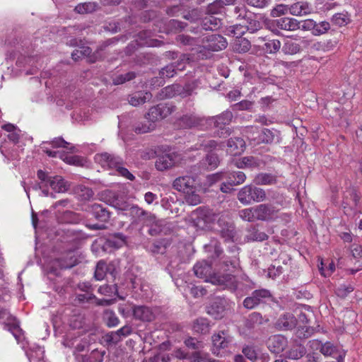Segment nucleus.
<instances>
[{"instance_id": "f257e3e1", "label": "nucleus", "mask_w": 362, "mask_h": 362, "mask_svg": "<svg viewBox=\"0 0 362 362\" xmlns=\"http://www.w3.org/2000/svg\"><path fill=\"white\" fill-rule=\"evenodd\" d=\"M95 161L102 167L115 170L118 175L133 181L135 177L127 168L124 167V161L122 158L107 152L98 153L95 156Z\"/></svg>"}, {"instance_id": "f03ea898", "label": "nucleus", "mask_w": 362, "mask_h": 362, "mask_svg": "<svg viewBox=\"0 0 362 362\" xmlns=\"http://www.w3.org/2000/svg\"><path fill=\"white\" fill-rule=\"evenodd\" d=\"M233 117L231 111L226 110L221 114L205 119V123L216 129L214 135L226 138L230 135L232 131L228 126Z\"/></svg>"}, {"instance_id": "7ed1b4c3", "label": "nucleus", "mask_w": 362, "mask_h": 362, "mask_svg": "<svg viewBox=\"0 0 362 362\" xmlns=\"http://www.w3.org/2000/svg\"><path fill=\"white\" fill-rule=\"evenodd\" d=\"M211 352L216 356H223L229 351L233 343V337L228 330H220L211 337Z\"/></svg>"}, {"instance_id": "20e7f679", "label": "nucleus", "mask_w": 362, "mask_h": 362, "mask_svg": "<svg viewBox=\"0 0 362 362\" xmlns=\"http://www.w3.org/2000/svg\"><path fill=\"white\" fill-rule=\"evenodd\" d=\"M219 214L206 207H199L192 214L193 226L197 229L206 230L217 221Z\"/></svg>"}, {"instance_id": "39448f33", "label": "nucleus", "mask_w": 362, "mask_h": 362, "mask_svg": "<svg viewBox=\"0 0 362 362\" xmlns=\"http://www.w3.org/2000/svg\"><path fill=\"white\" fill-rule=\"evenodd\" d=\"M265 191L259 187L246 185L238 194V199L240 203L247 205L252 202H261L266 199Z\"/></svg>"}, {"instance_id": "423d86ee", "label": "nucleus", "mask_w": 362, "mask_h": 362, "mask_svg": "<svg viewBox=\"0 0 362 362\" xmlns=\"http://www.w3.org/2000/svg\"><path fill=\"white\" fill-rule=\"evenodd\" d=\"M272 298L273 296L270 291L265 288L257 289L253 291L250 296L244 299L243 305L246 309L252 310L260 304L266 303Z\"/></svg>"}, {"instance_id": "0eeeda50", "label": "nucleus", "mask_w": 362, "mask_h": 362, "mask_svg": "<svg viewBox=\"0 0 362 362\" xmlns=\"http://www.w3.org/2000/svg\"><path fill=\"white\" fill-rule=\"evenodd\" d=\"M38 179L45 185H49L56 192H65L68 190L69 185L61 176H50L46 172L39 170L37 173Z\"/></svg>"}, {"instance_id": "6e6552de", "label": "nucleus", "mask_w": 362, "mask_h": 362, "mask_svg": "<svg viewBox=\"0 0 362 362\" xmlns=\"http://www.w3.org/2000/svg\"><path fill=\"white\" fill-rule=\"evenodd\" d=\"M175 106L168 103H160L151 107L145 115V118L155 124L162 120L175 111Z\"/></svg>"}, {"instance_id": "1a4fd4ad", "label": "nucleus", "mask_w": 362, "mask_h": 362, "mask_svg": "<svg viewBox=\"0 0 362 362\" xmlns=\"http://www.w3.org/2000/svg\"><path fill=\"white\" fill-rule=\"evenodd\" d=\"M227 305V300L225 298L215 297L206 305V312L216 320L221 319L223 317Z\"/></svg>"}, {"instance_id": "9d476101", "label": "nucleus", "mask_w": 362, "mask_h": 362, "mask_svg": "<svg viewBox=\"0 0 362 362\" xmlns=\"http://www.w3.org/2000/svg\"><path fill=\"white\" fill-rule=\"evenodd\" d=\"M129 209V215L132 219V223L144 222L151 223L156 221V216L152 213L147 211L138 205L134 204Z\"/></svg>"}, {"instance_id": "9b49d317", "label": "nucleus", "mask_w": 362, "mask_h": 362, "mask_svg": "<svg viewBox=\"0 0 362 362\" xmlns=\"http://www.w3.org/2000/svg\"><path fill=\"white\" fill-rule=\"evenodd\" d=\"M255 207L256 221H271L274 219L278 210L272 204H260Z\"/></svg>"}, {"instance_id": "f8f14e48", "label": "nucleus", "mask_w": 362, "mask_h": 362, "mask_svg": "<svg viewBox=\"0 0 362 362\" xmlns=\"http://www.w3.org/2000/svg\"><path fill=\"white\" fill-rule=\"evenodd\" d=\"M221 25V20L212 16L208 15L201 19L199 25L197 28L191 29V31L194 33H201L202 30H216Z\"/></svg>"}, {"instance_id": "ddd939ff", "label": "nucleus", "mask_w": 362, "mask_h": 362, "mask_svg": "<svg viewBox=\"0 0 362 362\" xmlns=\"http://www.w3.org/2000/svg\"><path fill=\"white\" fill-rule=\"evenodd\" d=\"M132 315L135 320L151 322L156 318V310L146 305H133Z\"/></svg>"}, {"instance_id": "4468645a", "label": "nucleus", "mask_w": 362, "mask_h": 362, "mask_svg": "<svg viewBox=\"0 0 362 362\" xmlns=\"http://www.w3.org/2000/svg\"><path fill=\"white\" fill-rule=\"evenodd\" d=\"M205 119L194 114L185 115L177 119L175 125L180 129H190L204 125Z\"/></svg>"}, {"instance_id": "2eb2a0df", "label": "nucleus", "mask_w": 362, "mask_h": 362, "mask_svg": "<svg viewBox=\"0 0 362 362\" xmlns=\"http://www.w3.org/2000/svg\"><path fill=\"white\" fill-rule=\"evenodd\" d=\"M194 272L197 277L211 284L212 278L216 275L213 272L211 264L205 260L199 262L194 266Z\"/></svg>"}, {"instance_id": "dca6fc26", "label": "nucleus", "mask_w": 362, "mask_h": 362, "mask_svg": "<svg viewBox=\"0 0 362 362\" xmlns=\"http://www.w3.org/2000/svg\"><path fill=\"white\" fill-rule=\"evenodd\" d=\"M217 223L218 226V231L221 237L223 238L225 241H233L235 235L234 224L226 221L225 218L220 216H218L217 219Z\"/></svg>"}, {"instance_id": "f3484780", "label": "nucleus", "mask_w": 362, "mask_h": 362, "mask_svg": "<svg viewBox=\"0 0 362 362\" xmlns=\"http://www.w3.org/2000/svg\"><path fill=\"white\" fill-rule=\"evenodd\" d=\"M212 284L221 286L232 291H235L238 288V281L235 276L227 274L223 275L216 274L212 278Z\"/></svg>"}, {"instance_id": "a211bd4d", "label": "nucleus", "mask_w": 362, "mask_h": 362, "mask_svg": "<svg viewBox=\"0 0 362 362\" xmlns=\"http://www.w3.org/2000/svg\"><path fill=\"white\" fill-rule=\"evenodd\" d=\"M173 187L183 193L195 189V180L192 176L185 175L177 177L173 182Z\"/></svg>"}, {"instance_id": "6ab92c4d", "label": "nucleus", "mask_w": 362, "mask_h": 362, "mask_svg": "<svg viewBox=\"0 0 362 362\" xmlns=\"http://www.w3.org/2000/svg\"><path fill=\"white\" fill-rule=\"evenodd\" d=\"M86 211L91 214L96 220L102 223L107 222L110 218V212L106 207L99 204L95 203L88 205Z\"/></svg>"}, {"instance_id": "aec40b11", "label": "nucleus", "mask_w": 362, "mask_h": 362, "mask_svg": "<svg viewBox=\"0 0 362 362\" xmlns=\"http://www.w3.org/2000/svg\"><path fill=\"white\" fill-rule=\"evenodd\" d=\"M267 345L270 351L274 354H279L286 347L287 339L281 334L273 335L268 339Z\"/></svg>"}, {"instance_id": "412c9836", "label": "nucleus", "mask_w": 362, "mask_h": 362, "mask_svg": "<svg viewBox=\"0 0 362 362\" xmlns=\"http://www.w3.org/2000/svg\"><path fill=\"white\" fill-rule=\"evenodd\" d=\"M116 272L115 267L113 264H107L105 260H100L95 267L94 277L98 281L103 280L107 274L115 276Z\"/></svg>"}, {"instance_id": "4be33fe9", "label": "nucleus", "mask_w": 362, "mask_h": 362, "mask_svg": "<svg viewBox=\"0 0 362 362\" xmlns=\"http://www.w3.org/2000/svg\"><path fill=\"white\" fill-rule=\"evenodd\" d=\"M176 163V156L174 153H164L157 157L155 162L156 168L164 171L171 168Z\"/></svg>"}, {"instance_id": "5701e85b", "label": "nucleus", "mask_w": 362, "mask_h": 362, "mask_svg": "<svg viewBox=\"0 0 362 362\" xmlns=\"http://www.w3.org/2000/svg\"><path fill=\"white\" fill-rule=\"evenodd\" d=\"M265 163L258 157L245 156L238 160L235 163V165L238 168H263Z\"/></svg>"}, {"instance_id": "b1692460", "label": "nucleus", "mask_w": 362, "mask_h": 362, "mask_svg": "<svg viewBox=\"0 0 362 362\" xmlns=\"http://www.w3.org/2000/svg\"><path fill=\"white\" fill-rule=\"evenodd\" d=\"M228 45L227 40L220 35H211L207 37V45L206 47L213 52H218L226 48Z\"/></svg>"}, {"instance_id": "393cba45", "label": "nucleus", "mask_w": 362, "mask_h": 362, "mask_svg": "<svg viewBox=\"0 0 362 362\" xmlns=\"http://www.w3.org/2000/svg\"><path fill=\"white\" fill-rule=\"evenodd\" d=\"M297 319L291 313L281 315L276 321L275 326L280 330H290L296 327Z\"/></svg>"}, {"instance_id": "a878e982", "label": "nucleus", "mask_w": 362, "mask_h": 362, "mask_svg": "<svg viewBox=\"0 0 362 362\" xmlns=\"http://www.w3.org/2000/svg\"><path fill=\"white\" fill-rule=\"evenodd\" d=\"M312 11V6L307 1H298L289 5V13L293 16L307 15Z\"/></svg>"}, {"instance_id": "bb28decb", "label": "nucleus", "mask_w": 362, "mask_h": 362, "mask_svg": "<svg viewBox=\"0 0 362 362\" xmlns=\"http://www.w3.org/2000/svg\"><path fill=\"white\" fill-rule=\"evenodd\" d=\"M276 23L280 30L294 31L300 28V22L293 18L282 17L278 18Z\"/></svg>"}, {"instance_id": "cd10ccee", "label": "nucleus", "mask_w": 362, "mask_h": 362, "mask_svg": "<svg viewBox=\"0 0 362 362\" xmlns=\"http://www.w3.org/2000/svg\"><path fill=\"white\" fill-rule=\"evenodd\" d=\"M227 146L229 153L236 156L245 151V142L240 137L230 138L228 140Z\"/></svg>"}, {"instance_id": "c85d7f7f", "label": "nucleus", "mask_w": 362, "mask_h": 362, "mask_svg": "<svg viewBox=\"0 0 362 362\" xmlns=\"http://www.w3.org/2000/svg\"><path fill=\"white\" fill-rule=\"evenodd\" d=\"M152 98L150 92L137 91L129 95L128 101L133 106L143 105Z\"/></svg>"}, {"instance_id": "c756f323", "label": "nucleus", "mask_w": 362, "mask_h": 362, "mask_svg": "<svg viewBox=\"0 0 362 362\" xmlns=\"http://www.w3.org/2000/svg\"><path fill=\"white\" fill-rule=\"evenodd\" d=\"M278 176L269 173H260L255 175L254 182L257 185H273L277 183Z\"/></svg>"}, {"instance_id": "7c9ffc66", "label": "nucleus", "mask_w": 362, "mask_h": 362, "mask_svg": "<svg viewBox=\"0 0 362 362\" xmlns=\"http://www.w3.org/2000/svg\"><path fill=\"white\" fill-rule=\"evenodd\" d=\"M307 43L306 40H301L300 42L293 40H287L282 47V51L286 54H296L302 50L303 45Z\"/></svg>"}, {"instance_id": "2f4dec72", "label": "nucleus", "mask_w": 362, "mask_h": 362, "mask_svg": "<svg viewBox=\"0 0 362 362\" xmlns=\"http://www.w3.org/2000/svg\"><path fill=\"white\" fill-rule=\"evenodd\" d=\"M246 232L245 239L247 241L262 242L269 238L264 232L260 231L256 226H251L247 229Z\"/></svg>"}, {"instance_id": "473e14b6", "label": "nucleus", "mask_w": 362, "mask_h": 362, "mask_svg": "<svg viewBox=\"0 0 362 362\" xmlns=\"http://www.w3.org/2000/svg\"><path fill=\"white\" fill-rule=\"evenodd\" d=\"M4 328L12 333L18 342L21 341L23 330L15 317H11L10 322L4 324Z\"/></svg>"}, {"instance_id": "72a5a7b5", "label": "nucleus", "mask_w": 362, "mask_h": 362, "mask_svg": "<svg viewBox=\"0 0 362 362\" xmlns=\"http://www.w3.org/2000/svg\"><path fill=\"white\" fill-rule=\"evenodd\" d=\"M247 31L254 33L261 30L263 27L262 20H258L257 17L253 13H249L245 22H243Z\"/></svg>"}, {"instance_id": "f704fd0d", "label": "nucleus", "mask_w": 362, "mask_h": 362, "mask_svg": "<svg viewBox=\"0 0 362 362\" xmlns=\"http://www.w3.org/2000/svg\"><path fill=\"white\" fill-rule=\"evenodd\" d=\"M221 160L218 154L213 151H209L202 160L201 164L207 169L214 170L220 164Z\"/></svg>"}, {"instance_id": "c9c22d12", "label": "nucleus", "mask_w": 362, "mask_h": 362, "mask_svg": "<svg viewBox=\"0 0 362 362\" xmlns=\"http://www.w3.org/2000/svg\"><path fill=\"white\" fill-rule=\"evenodd\" d=\"M171 241L168 238H162L155 240L151 247L150 250L153 254L163 255L165 253L167 248L170 245Z\"/></svg>"}, {"instance_id": "e433bc0d", "label": "nucleus", "mask_w": 362, "mask_h": 362, "mask_svg": "<svg viewBox=\"0 0 362 362\" xmlns=\"http://www.w3.org/2000/svg\"><path fill=\"white\" fill-rule=\"evenodd\" d=\"M275 132L269 129H262L258 134V137H253L252 140L255 141L256 144H271L274 141L275 137Z\"/></svg>"}, {"instance_id": "4c0bfd02", "label": "nucleus", "mask_w": 362, "mask_h": 362, "mask_svg": "<svg viewBox=\"0 0 362 362\" xmlns=\"http://www.w3.org/2000/svg\"><path fill=\"white\" fill-rule=\"evenodd\" d=\"M263 323V317L257 312L252 313L245 319L244 325L248 329H255Z\"/></svg>"}, {"instance_id": "58836bf2", "label": "nucleus", "mask_w": 362, "mask_h": 362, "mask_svg": "<svg viewBox=\"0 0 362 362\" xmlns=\"http://www.w3.org/2000/svg\"><path fill=\"white\" fill-rule=\"evenodd\" d=\"M210 329V322L205 317H199L193 323V329L197 333L206 334L209 332Z\"/></svg>"}, {"instance_id": "ea45409f", "label": "nucleus", "mask_w": 362, "mask_h": 362, "mask_svg": "<svg viewBox=\"0 0 362 362\" xmlns=\"http://www.w3.org/2000/svg\"><path fill=\"white\" fill-rule=\"evenodd\" d=\"M155 129L156 124L148 119L147 121L138 122L133 125V130L136 134H145L151 132Z\"/></svg>"}, {"instance_id": "a19ab883", "label": "nucleus", "mask_w": 362, "mask_h": 362, "mask_svg": "<svg viewBox=\"0 0 362 362\" xmlns=\"http://www.w3.org/2000/svg\"><path fill=\"white\" fill-rule=\"evenodd\" d=\"M99 4L96 2L88 1L78 4L74 8V11L79 14L91 13L97 11Z\"/></svg>"}, {"instance_id": "79ce46f5", "label": "nucleus", "mask_w": 362, "mask_h": 362, "mask_svg": "<svg viewBox=\"0 0 362 362\" xmlns=\"http://www.w3.org/2000/svg\"><path fill=\"white\" fill-rule=\"evenodd\" d=\"M175 88H177L176 90L178 92V95L181 98H186L188 96H190L194 90L197 88V81H192L187 83L184 86L176 84Z\"/></svg>"}, {"instance_id": "37998d69", "label": "nucleus", "mask_w": 362, "mask_h": 362, "mask_svg": "<svg viewBox=\"0 0 362 362\" xmlns=\"http://www.w3.org/2000/svg\"><path fill=\"white\" fill-rule=\"evenodd\" d=\"M75 194L81 201H88L93 197L94 192L90 187L80 185L75 187Z\"/></svg>"}, {"instance_id": "c03bdc74", "label": "nucleus", "mask_w": 362, "mask_h": 362, "mask_svg": "<svg viewBox=\"0 0 362 362\" xmlns=\"http://www.w3.org/2000/svg\"><path fill=\"white\" fill-rule=\"evenodd\" d=\"M103 318L108 327H114L119 325V320L115 313L111 309H105L103 313Z\"/></svg>"}, {"instance_id": "a18cd8bd", "label": "nucleus", "mask_w": 362, "mask_h": 362, "mask_svg": "<svg viewBox=\"0 0 362 362\" xmlns=\"http://www.w3.org/2000/svg\"><path fill=\"white\" fill-rule=\"evenodd\" d=\"M78 362H102L103 355L98 350H93L89 355L78 354L76 356Z\"/></svg>"}, {"instance_id": "49530a36", "label": "nucleus", "mask_w": 362, "mask_h": 362, "mask_svg": "<svg viewBox=\"0 0 362 362\" xmlns=\"http://www.w3.org/2000/svg\"><path fill=\"white\" fill-rule=\"evenodd\" d=\"M305 353L306 349L304 346L301 344H296L286 351V356L290 359L298 360L302 358Z\"/></svg>"}, {"instance_id": "de8ad7c7", "label": "nucleus", "mask_w": 362, "mask_h": 362, "mask_svg": "<svg viewBox=\"0 0 362 362\" xmlns=\"http://www.w3.org/2000/svg\"><path fill=\"white\" fill-rule=\"evenodd\" d=\"M342 351H344L339 350L337 346H334L330 341H326L325 343L322 344V346H321L320 352L325 356H332L334 358H336V356L337 355H339V354L340 352H342Z\"/></svg>"}, {"instance_id": "09e8293b", "label": "nucleus", "mask_w": 362, "mask_h": 362, "mask_svg": "<svg viewBox=\"0 0 362 362\" xmlns=\"http://www.w3.org/2000/svg\"><path fill=\"white\" fill-rule=\"evenodd\" d=\"M246 31L245 25L243 23V24L240 23L228 27L226 30V35L237 39L238 37H242Z\"/></svg>"}, {"instance_id": "8fccbe9b", "label": "nucleus", "mask_w": 362, "mask_h": 362, "mask_svg": "<svg viewBox=\"0 0 362 362\" xmlns=\"http://www.w3.org/2000/svg\"><path fill=\"white\" fill-rule=\"evenodd\" d=\"M200 16L201 13L198 8L189 9L187 6H185L184 11L182 12V17L191 23L198 21Z\"/></svg>"}, {"instance_id": "3c124183", "label": "nucleus", "mask_w": 362, "mask_h": 362, "mask_svg": "<svg viewBox=\"0 0 362 362\" xmlns=\"http://www.w3.org/2000/svg\"><path fill=\"white\" fill-rule=\"evenodd\" d=\"M250 42L245 37H238L235 40L233 48L238 53H245L250 50Z\"/></svg>"}, {"instance_id": "603ef678", "label": "nucleus", "mask_w": 362, "mask_h": 362, "mask_svg": "<svg viewBox=\"0 0 362 362\" xmlns=\"http://www.w3.org/2000/svg\"><path fill=\"white\" fill-rule=\"evenodd\" d=\"M226 177L230 184L235 186L243 184L245 181L246 175L242 171H233L228 173Z\"/></svg>"}, {"instance_id": "864d4df0", "label": "nucleus", "mask_w": 362, "mask_h": 362, "mask_svg": "<svg viewBox=\"0 0 362 362\" xmlns=\"http://www.w3.org/2000/svg\"><path fill=\"white\" fill-rule=\"evenodd\" d=\"M213 358L207 353L197 351L189 357V362H212Z\"/></svg>"}, {"instance_id": "5fc2aeb1", "label": "nucleus", "mask_w": 362, "mask_h": 362, "mask_svg": "<svg viewBox=\"0 0 362 362\" xmlns=\"http://www.w3.org/2000/svg\"><path fill=\"white\" fill-rule=\"evenodd\" d=\"M332 21L339 26L346 25L351 21L350 15L348 12L336 13L332 16Z\"/></svg>"}, {"instance_id": "6e6d98bb", "label": "nucleus", "mask_w": 362, "mask_h": 362, "mask_svg": "<svg viewBox=\"0 0 362 362\" xmlns=\"http://www.w3.org/2000/svg\"><path fill=\"white\" fill-rule=\"evenodd\" d=\"M98 292L99 293H100L101 295L108 296H110L112 294H115V295L117 296L120 299H123V298L119 296L118 294L117 284H113V285L104 284L103 286H100L98 289Z\"/></svg>"}, {"instance_id": "4d7b16f0", "label": "nucleus", "mask_w": 362, "mask_h": 362, "mask_svg": "<svg viewBox=\"0 0 362 362\" xmlns=\"http://www.w3.org/2000/svg\"><path fill=\"white\" fill-rule=\"evenodd\" d=\"M239 216L242 220L245 221H256L255 207L252 206L239 211Z\"/></svg>"}, {"instance_id": "13d9d810", "label": "nucleus", "mask_w": 362, "mask_h": 362, "mask_svg": "<svg viewBox=\"0 0 362 362\" xmlns=\"http://www.w3.org/2000/svg\"><path fill=\"white\" fill-rule=\"evenodd\" d=\"M177 71L173 63H170L160 70L159 76L161 78H169L177 74Z\"/></svg>"}, {"instance_id": "bf43d9fd", "label": "nucleus", "mask_w": 362, "mask_h": 362, "mask_svg": "<svg viewBox=\"0 0 362 362\" xmlns=\"http://www.w3.org/2000/svg\"><path fill=\"white\" fill-rule=\"evenodd\" d=\"M315 329L308 326L298 327L296 331V335L299 339H307L313 334Z\"/></svg>"}, {"instance_id": "052dcab7", "label": "nucleus", "mask_w": 362, "mask_h": 362, "mask_svg": "<svg viewBox=\"0 0 362 362\" xmlns=\"http://www.w3.org/2000/svg\"><path fill=\"white\" fill-rule=\"evenodd\" d=\"M203 137H200L199 139V141L197 144H196V147L195 148L196 149H199L201 148H203L205 151H211V150L214 149L216 148L218 144L216 141L214 140H207V141H204V140H202Z\"/></svg>"}, {"instance_id": "680f3d73", "label": "nucleus", "mask_w": 362, "mask_h": 362, "mask_svg": "<svg viewBox=\"0 0 362 362\" xmlns=\"http://www.w3.org/2000/svg\"><path fill=\"white\" fill-rule=\"evenodd\" d=\"M177 42L185 45L193 47L198 44V40L187 35H179L176 37Z\"/></svg>"}, {"instance_id": "e2e57ef3", "label": "nucleus", "mask_w": 362, "mask_h": 362, "mask_svg": "<svg viewBox=\"0 0 362 362\" xmlns=\"http://www.w3.org/2000/svg\"><path fill=\"white\" fill-rule=\"evenodd\" d=\"M186 202L192 206H195L201 203V197L195 192V189H192L189 192H185Z\"/></svg>"}, {"instance_id": "0e129e2a", "label": "nucleus", "mask_w": 362, "mask_h": 362, "mask_svg": "<svg viewBox=\"0 0 362 362\" xmlns=\"http://www.w3.org/2000/svg\"><path fill=\"white\" fill-rule=\"evenodd\" d=\"M136 73L134 71H129L128 73L120 74L113 78V83L115 85L122 84L127 81H129L136 78Z\"/></svg>"}, {"instance_id": "69168bd1", "label": "nucleus", "mask_w": 362, "mask_h": 362, "mask_svg": "<svg viewBox=\"0 0 362 362\" xmlns=\"http://www.w3.org/2000/svg\"><path fill=\"white\" fill-rule=\"evenodd\" d=\"M225 177V173L223 172H218L211 175H209L206 177V182L204 183L207 187H211L215 183L222 180Z\"/></svg>"}, {"instance_id": "338daca9", "label": "nucleus", "mask_w": 362, "mask_h": 362, "mask_svg": "<svg viewBox=\"0 0 362 362\" xmlns=\"http://www.w3.org/2000/svg\"><path fill=\"white\" fill-rule=\"evenodd\" d=\"M224 6L220 0H216L213 3L209 4L206 8V12L209 15L217 14L221 12Z\"/></svg>"}, {"instance_id": "774afa93", "label": "nucleus", "mask_w": 362, "mask_h": 362, "mask_svg": "<svg viewBox=\"0 0 362 362\" xmlns=\"http://www.w3.org/2000/svg\"><path fill=\"white\" fill-rule=\"evenodd\" d=\"M354 288L352 285H340L336 288L335 293L336 294L341 298H346L350 293H351L354 291Z\"/></svg>"}]
</instances>
